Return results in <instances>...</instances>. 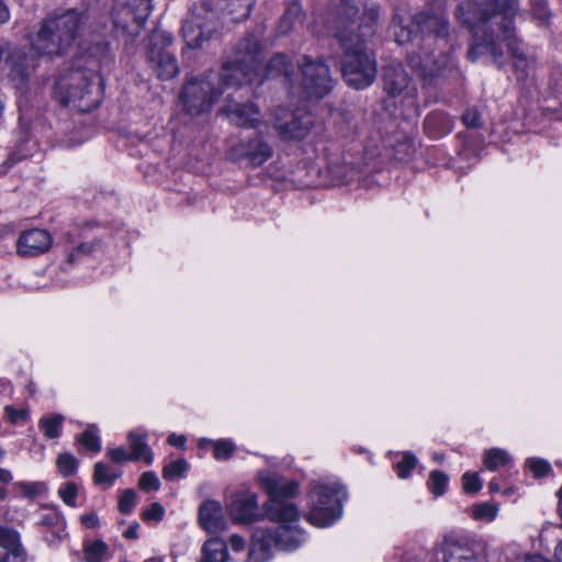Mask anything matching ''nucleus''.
Wrapping results in <instances>:
<instances>
[{
  "label": "nucleus",
  "mask_w": 562,
  "mask_h": 562,
  "mask_svg": "<svg viewBox=\"0 0 562 562\" xmlns=\"http://www.w3.org/2000/svg\"><path fill=\"white\" fill-rule=\"evenodd\" d=\"M517 11V0H485L480 4L463 0L458 4L456 15L473 33L474 43L468 53L472 61L488 55L501 65L504 55L499 44L502 40L513 58L517 79L525 80L530 77L535 61L525 54L515 35L514 18Z\"/></svg>",
  "instance_id": "nucleus-1"
},
{
  "label": "nucleus",
  "mask_w": 562,
  "mask_h": 562,
  "mask_svg": "<svg viewBox=\"0 0 562 562\" xmlns=\"http://www.w3.org/2000/svg\"><path fill=\"white\" fill-rule=\"evenodd\" d=\"M263 52L254 34L246 35L233 50L221 71H207L188 78L180 92L182 110L190 116H199L211 111L213 104L227 87H239L256 80L261 71Z\"/></svg>",
  "instance_id": "nucleus-2"
},
{
  "label": "nucleus",
  "mask_w": 562,
  "mask_h": 562,
  "mask_svg": "<svg viewBox=\"0 0 562 562\" xmlns=\"http://www.w3.org/2000/svg\"><path fill=\"white\" fill-rule=\"evenodd\" d=\"M351 0H340L334 19L335 36L345 49L341 71L348 86L364 89L376 77V61L363 44L376 30L379 9L368 7L361 16Z\"/></svg>",
  "instance_id": "nucleus-3"
},
{
  "label": "nucleus",
  "mask_w": 562,
  "mask_h": 562,
  "mask_svg": "<svg viewBox=\"0 0 562 562\" xmlns=\"http://www.w3.org/2000/svg\"><path fill=\"white\" fill-rule=\"evenodd\" d=\"M111 60L110 47L97 44L74 61L67 72L55 82L54 93L63 105H71L81 112H90L102 101L103 81L100 77L102 65Z\"/></svg>",
  "instance_id": "nucleus-4"
},
{
  "label": "nucleus",
  "mask_w": 562,
  "mask_h": 562,
  "mask_svg": "<svg viewBox=\"0 0 562 562\" xmlns=\"http://www.w3.org/2000/svg\"><path fill=\"white\" fill-rule=\"evenodd\" d=\"M95 31L91 11L87 8L56 9L43 19L31 45L40 55L58 56Z\"/></svg>",
  "instance_id": "nucleus-5"
},
{
  "label": "nucleus",
  "mask_w": 562,
  "mask_h": 562,
  "mask_svg": "<svg viewBox=\"0 0 562 562\" xmlns=\"http://www.w3.org/2000/svg\"><path fill=\"white\" fill-rule=\"evenodd\" d=\"M279 526L271 528L258 527L255 529L248 552L247 562H267L278 548L282 551H294L306 540L304 531L299 526V519H270Z\"/></svg>",
  "instance_id": "nucleus-6"
},
{
  "label": "nucleus",
  "mask_w": 562,
  "mask_h": 562,
  "mask_svg": "<svg viewBox=\"0 0 562 562\" xmlns=\"http://www.w3.org/2000/svg\"><path fill=\"white\" fill-rule=\"evenodd\" d=\"M258 480L262 488L269 494L265 504V512L268 519L295 520L300 518L297 507L288 502L299 493V484L294 480L286 481L270 471H260Z\"/></svg>",
  "instance_id": "nucleus-7"
},
{
  "label": "nucleus",
  "mask_w": 562,
  "mask_h": 562,
  "mask_svg": "<svg viewBox=\"0 0 562 562\" xmlns=\"http://www.w3.org/2000/svg\"><path fill=\"white\" fill-rule=\"evenodd\" d=\"M345 496L338 483L315 484L308 493L306 520L316 527H328L341 515V498Z\"/></svg>",
  "instance_id": "nucleus-8"
},
{
  "label": "nucleus",
  "mask_w": 562,
  "mask_h": 562,
  "mask_svg": "<svg viewBox=\"0 0 562 562\" xmlns=\"http://www.w3.org/2000/svg\"><path fill=\"white\" fill-rule=\"evenodd\" d=\"M153 8L151 0H114L111 18L116 36L125 41L139 36Z\"/></svg>",
  "instance_id": "nucleus-9"
},
{
  "label": "nucleus",
  "mask_w": 562,
  "mask_h": 562,
  "mask_svg": "<svg viewBox=\"0 0 562 562\" xmlns=\"http://www.w3.org/2000/svg\"><path fill=\"white\" fill-rule=\"evenodd\" d=\"M301 87L307 98L321 99L333 88L328 66L323 59L304 57L301 65Z\"/></svg>",
  "instance_id": "nucleus-10"
},
{
  "label": "nucleus",
  "mask_w": 562,
  "mask_h": 562,
  "mask_svg": "<svg viewBox=\"0 0 562 562\" xmlns=\"http://www.w3.org/2000/svg\"><path fill=\"white\" fill-rule=\"evenodd\" d=\"M2 57L4 67L16 88L22 90L36 68V58L27 54L23 48L12 44H2Z\"/></svg>",
  "instance_id": "nucleus-11"
},
{
  "label": "nucleus",
  "mask_w": 562,
  "mask_h": 562,
  "mask_svg": "<svg viewBox=\"0 0 562 562\" xmlns=\"http://www.w3.org/2000/svg\"><path fill=\"white\" fill-rule=\"evenodd\" d=\"M273 148L261 133L240 139L229 149V156L235 160H247L252 167H259L270 159Z\"/></svg>",
  "instance_id": "nucleus-12"
},
{
  "label": "nucleus",
  "mask_w": 562,
  "mask_h": 562,
  "mask_svg": "<svg viewBox=\"0 0 562 562\" xmlns=\"http://www.w3.org/2000/svg\"><path fill=\"white\" fill-rule=\"evenodd\" d=\"M442 562H485V547L456 536L445 537L441 544Z\"/></svg>",
  "instance_id": "nucleus-13"
},
{
  "label": "nucleus",
  "mask_w": 562,
  "mask_h": 562,
  "mask_svg": "<svg viewBox=\"0 0 562 562\" xmlns=\"http://www.w3.org/2000/svg\"><path fill=\"white\" fill-rule=\"evenodd\" d=\"M383 89L391 97L403 95L409 108L416 106V88L401 64H390L384 67Z\"/></svg>",
  "instance_id": "nucleus-14"
},
{
  "label": "nucleus",
  "mask_w": 562,
  "mask_h": 562,
  "mask_svg": "<svg viewBox=\"0 0 562 562\" xmlns=\"http://www.w3.org/2000/svg\"><path fill=\"white\" fill-rule=\"evenodd\" d=\"M213 33L211 13L205 9H201V12L192 11L182 25V37L188 48H201Z\"/></svg>",
  "instance_id": "nucleus-15"
},
{
  "label": "nucleus",
  "mask_w": 562,
  "mask_h": 562,
  "mask_svg": "<svg viewBox=\"0 0 562 562\" xmlns=\"http://www.w3.org/2000/svg\"><path fill=\"white\" fill-rule=\"evenodd\" d=\"M412 25L415 26L423 36H434L437 41L441 42L443 46L447 45L449 24L443 13H436L430 10L423 11L413 18Z\"/></svg>",
  "instance_id": "nucleus-16"
},
{
  "label": "nucleus",
  "mask_w": 562,
  "mask_h": 562,
  "mask_svg": "<svg viewBox=\"0 0 562 562\" xmlns=\"http://www.w3.org/2000/svg\"><path fill=\"white\" fill-rule=\"evenodd\" d=\"M290 121H283L277 115L274 127L279 131L283 139H301L304 138L314 125V116L311 112L296 110L292 113Z\"/></svg>",
  "instance_id": "nucleus-17"
},
{
  "label": "nucleus",
  "mask_w": 562,
  "mask_h": 562,
  "mask_svg": "<svg viewBox=\"0 0 562 562\" xmlns=\"http://www.w3.org/2000/svg\"><path fill=\"white\" fill-rule=\"evenodd\" d=\"M53 245L52 235L40 228L23 232L16 240V252L22 257H36L45 254Z\"/></svg>",
  "instance_id": "nucleus-18"
},
{
  "label": "nucleus",
  "mask_w": 562,
  "mask_h": 562,
  "mask_svg": "<svg viewBox=\"0 0 562 562\" xmlns=\"http://www.w3.org/2000/svg\"><path fill=\"white\" fill-rule=\"evenodd\" d=\"M222 111L238 127L257 128L262 122L260 111L254 103L229 101Z\"/></svg>",
  "instance_id": "nucleus-19"
},
{
  "label": "nucleus",
  "mask_w": 562,
  "mask_h": 562,
  "mask_svg": "<svg viewBox=\"0 0 562 562\" xmlns=\"http://www.w3.org/2000/svg\"><path fill=\"white\" fill-rule=\"evenodd\" d=\"M199 521L209 533H218L227 528V521L217 502L206 501L199 510Z\"/></svg>",
  "instance_id": "nucleus-20"
},
{
  "label": "nucleus",
  "mask_w": 562,
  "mask_h": 562,
  "mask_svg": "<svg viewBox=\"0 0 562 562\" xmlns=\"http://www.w3.org/2000/svg\"><path fill=\"white\" fill-rule=\"evenodd\" d=\"M151 68L161 80H169L179 72V66L176 57L168 50L147 52Z\"/></svg>",
  "instance_id": "nucleus-21"
},
{
  "label": "nucleus",
  "mask_w": 562,
  "mask_h": 562,
  "mask_svg": "<svg viewBox=\"0 0 562 562\" xmlns=\"http://www.w3.org/2000/svg\"><path fill=\"white\" fill-rule=\"evenodd\" d=\"M231 516L239 522H250L256 520L258 514L257 497L255 494L246 493L236 495L232 501Z\"/></svg>",
  "instance_id": "nucleus-22"
},
{
  "label": "nucleus",
  "mask_w": 562,
  "mask_h": 562,
  "mask_svg": "<svg viewBox=\"0 0 562 562\" xmlns=\"http://www.w3.org/2000/svg\"><path fill=\"white\" fill-rule=\"evenodd\" d=\"M0 547L7 551L1 562H25L26 555L15 530L0 526Z\"/></svg>",
  "instance_id": "nucleus-23"
},
{
  "label": "nucleus",
  "mask_w": 562,
  "mask_h": 562,
  "mask_svg": "<svg viewBox=\"0 0 562 562\" xmlns=\"http://www.w3.org/2000/svg\"><path fill=\"white\" fill-rule=\"evenodd\" d=\"M127 440L133 461L144 460L147 464L154 461V454L147 443V434L139 430H132L127 434Z\"/></svg>",
  "instance_id": "nucleus-24"
},
{
  "label": "nucleus",
  "mask_w": 562,
  "mask_h": 562,
  "mask_svg": "<svg viewBox=\"0 0 562 562\" xmlns=\"http://www.w3.org/2000/svg\"><path fill=\"white\" fill-rule=\"evenodd\" d=\"M227 543L220 537L207 539L201 548L198 562H228Z\"/></svg>",
  "instance_id": "nucleus-25"
},
{
  "label": "nucleus",
  "mask_w": 562,
  "mask_h": 562,
  "mask_svg": "<svg viewBox=\"0 0 562 562\" xmlns=\"http://www.w3.org/2000/svg\"><path fill=\"white\" fill-rule=\"evenodd\" d=\"M302 23L303 13L301 4L295 1L290 2L278 23L277 33L280 36L288 35Z\"/></svg>",
  "instance_id": "nucleus-26"
},
{
  "label": "nucleus",
  "mask_w": 562,
  "mask_h": 562,
  "mask_svg": "<svg viewBox=\"0 0 562 562\" xmlns=\"http://www.w3.org/2000/svg\"><path fill=\"white\" fill-rule=\"evenodd\" d=\"M449 61L448 55H442L439 59L434 56H425L417 60V58H411L409 63L413 68L423 77H435L441 72Z\"/></svg>",
  "instance_id": "nucleus-27"
},
{
  "label": "nucleus",
  "mask_w": 562,
  "mask_h": 562,
  "mask_svg": "<svg viewBox=\"0 0 562 562\" xmlns=\"http://www.w3.org/2000/svg\"><path fill=\"white\" fill-rule=\"evenodd\" d=\"M64 420L61 414H47L40 418L38 428L47 439H57L61 435Z\"/></svg>",
  "instance_id": "nucleus-28"
},
{
  "label": "nucleus",
  "mask_w": 562,
  "mask_h": 562,
  "mask_svg": "<svg viewBox=\"0 0 562 562\" xmlns=\"http://www.w3.org/2000/svg\"><path fill=\"white\" fill-rule=\"evenodd\" d=\"M512 461L509 454L499 448H493L485 452L484 464L487 470L495 471L499 467L509 464Z\"/></svg>",
  "instance_id": "nucleus-29"
},
{
  "label": "nucleus",
  "mask_w": 562,
  "mask_h": 562,
  "mask_svg": "<svg viewBox=\"0 0 562 562\" xmlns=\"http://www.w3.org/2000/svg\"><path fill=\"white\" fill-rule=\"evenodd\" d=\"M189 464L184 459L170 461L162 469V476L167 481L178 480L187 473Z\"/></svg>",
  "instance_id": "nucleus-30"
},
{
  "label": "nucleus",
  "mask_w": 562,
  "mask_h": 562,
  "mask_svg": "<svg viewBox=\"0 0 562 562\" xmlns=\"http://www.w3.org/2000/svg\"><path fill=\"white\" fill-rule=\"evenodd\" d=\"M290 69V59L284 54H276L268 63L267 76L288 75Z\"/></svg>",
  "instance_id": "nucleus-31"
},
{
  "label": "nucleus",
  "mask_w": 562,
  "mask_h": 562,
  "mask_svg": "<svg viewBox=\"0 0 562 562\" xmlns=\"http://www.w3.org/2000/svg\"><path fill=\"white\" fill-rule=\"evenodd\" d=\"M172 35L164 30H155L149 37L148 52L167 50V47L172 43Z\"/></svg>",
  "instance_id": "nucleus-32"
},
{
  "label": "nucleus",
  "mask_w": 562,
  "mask_h": 562,
  "mask_svg": "<svg viewBox=\"0 0 562 562\" xmlns=\"http://www.w3.org/2000/svg\"><path fill=\"white\" fill-rule=\"evenodd\" d=\"M56 465L59 474L64 477H68L77 472L78 461L72 454L65 452L58 456Z\"/></svg>",
  "instance_id": "nucleus-33"
},
{
  "label": "nucleus",
  "mask_w": 562,
  "mask_h": 562,
  "mask_svg": "<svg viewBox=\"0 0 562 562\" xmlns=\"http://www.w3.org/2000/svg\"><path fill=\"white\" fill-rule=\"evenodd\" d=\"M498 513V507L492 503H481L472 507V517L475 520L493 521Z\"/></svg>",
  "instance_id": "nucleus-34"
},
{
  "label": "nucleus",
  "mask_w": 562,
  "mask_h": 562,
  "mask_svg": "<svg viewBox=\"0 0 562 562\" xmlns=\"http://www.w3.org/2000/svg\"><path fill=\"white\" fill-rule=\"evenodd\" d=\"M108 552V546L101 540H95L85 547L87 562H101Z\"/></svg>",
  "instance_id": "nucleus-35"
},
{
  "label": "nucleus",
  "mask_w": 562,
  "mask_h": 562,
  "mask_svg": "<svg viewBox=\"0 0 562 562\" xmlns=\"http://www.w3.org/2000/svg\"><path fill=\"white\" fill-rule=\"evenodd\" d=\"M448 475L440 471H431L428 487L435 496H441L446 492Z\"/></svg>",
  "instance_id": "nucleus-36"
},
{
  "label": "nucleus",
  "mask_w": 562,
  "mask_h": 562,
  "mask_svg": "<svg viewBox=\"0 0 562 562\" xmlns=\"http://www.w3.org/2000/svg\"><path fill=\"white\" fill-rule=\"evenodd\" d=\"M15 487L27 498H35L47 491L43 482H18Z\"/></svg>",
  "instance_id": "nucleus-37"
},
{
  "label": "nucleus",
  "mask_w": 562,
  "mask_h": 562,
  "mask_svg": "<svg viewBox=\"0 0 562 562\" xmlns=\"http://www.w3.org/2000/svg\"><path fill=\"white\" fill-rule=\"evenodd\" d=\"M416 464L417 458L411 452H404L402 456V460L398 461L395 465L397 476L400 479L408 477L411 471L415 469Z\"/></svg>",
  "instance_id": "nucleus-38"
},
{
  "label": "nucleus",
  "mask_w": 562,
  "mask_h": 562,
  "mask_svg": "<svg viewBox=\"0 0 562 562\" xmlns=\"http://www.w3.org/2000/svg\"><path fill=\"white\" fill-rule=\"evenodd\" d=\"M214 457L218 461L228 460L235 451L234 443L228 439H221L213 442Z\"/></svg>",
  "instance_id": "nucleus-39"
},
{
  "label": "nucleus",
  "mask_w": 562,
  "mask_h": 562,
  "mask_svg": "<svg viewBox=\"0 0 562 562\" xmlns=\"http://www.w3.org/2000/svg\"><path fill=\"white\" fill-rule=\"evenodd\" d=\"M395 41L400 45H404L414 41L418 36V31L415 26L412 25V22L408 25H398L397 30L394 32Z\"/></svg>",
  "instance_id": "nucleus-40"
},
{
  "label": "nucleus",
  "mask_w": 562,
  "mask_h": 562,
  "mask_svg": "<svg viewBox=\"0 0 562 562\" xmlns=\"http://www.w3.org/2000/svg\"><path fill=\"white\" fill-rule=\"evenodd\" d=\"M119 477V474H113L109 472V469L105 464L98 462L94 465V481L97 484H106L112 485L114 481Z\"/></svg>",
  "instance_id": "nucleus-41"
},
{
  "label": "nucleus",
  "mask_w": 562,
  "mask_h": 562,
  "mask_svg": "<svg viewBox=\"0 0 562 562\" xmlns=\"http://www.w3.org/2000/svg\"><path fill=\"white\" fill-rule=\"evenodd\" d=\"M77 494H78V487L72 482L65 483L58 490V495L61 498V501L70 507L76 506Z\"/></svg>",
  "instance_id": "nucleus-42"
},
{
  "label": "nucleus",
  "mask_w": 562,
  "mask_h": 562,
  "mask_svg": "<svg viewBox=\"0 0 562 562\" xmlns=\"http://www.w3.org/2000/svg\"><path fill=\"white\" fill-rule=\"evenodd\" d=\"M160 485L158 476L151 471L144 472L138 482L139 488L144 492L158 491Z\"/></svg>",
  "instance_id": "nucleus-43"
},
{
  "label": "nucleus",
  "mask_w": 562,
  "mask_h": 562,
  "mask_svg": "<svg viewBox=\"0 0 562 562\" xmlns=\"http://www.w3.org/2000/svg\"><path fill=\"white\" fill-rule=\"evenodd\" d=\"M137 501V495L134 490H125L119 501V509L123 514H130Z\"/></svg>",
  "instance_id": "nucleus-44"
},
{
  "label": "nucleus",
  "mask_w": 562,
  "mask_h": 562,
  "mask_svg": "<svg viewBox=\"0 0 562 562\" xmlns=\"http://www.w3.org/2000/svg\"><path fill=\"white\" fill-rule=\"evenodd\" d=\"M79 442L87 449L99 452L101 451L100 438L90 429H86L79 437Z\"/></svg>",
  "instance_id": "nucleus-45"
},
{
  "label": "nucleus",
  "mask_w": 562,
  "mask_h": 562,
  "mask_svg": "<svg viewBox=\"0 0 562 562\" xmlns=\"http://www.w3.org/2000/svg\"><path fill=\"white\" fill-rule=\"evenodd\" d=\"M462 481L465 493H477L482 488V482L476 473H464Z\"/></svg>",
  "instance_id": "nucleus-46"
},
{
  "label": "nucleus",
  "mask_w": 562,
  "mask_h": 562,
  "mask_svg": "<svg viewBox=\"0 0 562 562\" xmlns=\"http://www.w3.org/2000/svg\"><path fill=\"white\" fill-rule=\"evenodd\" d=\"M462 122L467 127L477 128L482 126V115L476 109L470 108L462 114Z\"/></svg>",
  "instance_id": "nucleus-47"
},
{
  "label": "nucleus",
  "mask_w": 562,
  "mask_h": 562,
  "mask_svg": "<svg viewBox=\"0 0 562 562\" xmlns=\"http://www.w3.org/2000/svg\"><path fill=\"white\" fill-rule=\"evenodd\" d=\"M64 517L61 514L56 510L55 508H52L47 514H44L41 519L38 520V525L45 526V527H54L64 525Z\"/></svg>",
  "instance_id": "nucleus-48"
},
{
  "label": "nucleus",
  "mask_w": 562,
  "mask_h": 562,
  "mask_svg": "<svg viewBox=\"0 0 562 562\" xmlns=\"http://www.w3.org/2000/svg\"><path fill=\"white\" fill-rule=\"evenodd\" d=\"M91 250H92V245L91 244H89V243H80L78 246L72 247L71 249H69L68 255H67V262L69 265H74V263H76L78 261V259L81 256L89 254Z\"/></svg>",
  "instance_id": "nucleus-49"
},
{
  "label": "nucleus",
  "mask_w": 562,
  "mask_h": 562,
  "mask_svg": "<svg viewBox=\"0 0 562 562\" xmlns=\"http://www.w3.org/2000/svg\"><path fill=\"white\" fill-rule=\"evenodd\" d=\"M527 464L537 477L544 476L551 470L549 462L543 459H529Z\"/></svg>",
  "instance_id": "nucleus-50"
},
{
  "label": "nucleus",
  "mask_w": 562,
  "mask_h": 562,
  "mask_svg": "<svg viewBox=\"0 0 562 562\" xmlns=\"http://www.w3.org/2000/svg\"><path fill=\"white\" fill-rule=\"evenodd\" d=\"M4 412L8 418V422L12 425L18 424L20 420H26L29 417V411L25 408L16 409L13 406H5Z\"/></svg>",
  "instance_id": "nucleus-51"
},
{
  "label": "nucleus",
  "mask_w": 562,
  "mask_h": 562,
  "mask_svg": "<svg viewBox=\"0 0 562 562\" xmlns=\"http://www.w3.org/2000/svg\"><path fill=\"white\" fill-rule=\"evenodd\" d=\"M532 13L540 21H547L550 16V10L546 0H531Z\"/></svg>",
  "instance_id": "nucleus-52"
},
{
  "label": "nucleus",
  "mask_w": 562,
  "mask_h": 562,
  "mask_svg": "<svg viewBox=\"0 0 562 562\" xmlns=\"http://www.w3.org/2000/svg\"><path fill=\"white\" fill-rule=\"evenodd\" d=\"M108 456L114 463H123V462H127V461H133L130 452H127L123 447L109 448Z\"/></svg>",
  "instance_id": "nucleus-53"
},
{
  "label": "nucleus",
  "mask_w": 562,
  "mask_h": 562,
  "mask_svg": "<svg viewBox=\"0 0 562 562\" xmlns=\"http://www.w3.org/2000/svg\"><path fill=\"white\" fill-rule=\"evenodd\" d=\"M165 514L164 507L159 503H153L150 507L143 512L144 520H160Z\"/></svg>",
  "instance_id": "nucleus-54"
},
{
  "label": "nucleus",
  "mask_w": 562,
  "mask_h": 562,
  "mask_svg": "<svg viewBox=\"0 0 562 562\" xmlns=\"http://www.w3.org/2000/svg\"><path fill=\"white\" fill-rule=\"evenodd\" d=\"M228 543H229L232 550L236 551V552L244 550V548L246 546L244 538L240 537L239 535H232L229 537Z\"/></svg>",
  "instance_id": "nucleus-55"
},
{
  "label": "nucleus",
  "mask_w": 562,
  "mask_h": 562,
  "mask_svg": "<svg viewBox=\"0 0 562 562\" xmlns=\"http://www.w3.org/2000/svg\"><path fill=\"white\" fill-rule=\"evenodd\" d=\"M11 19L10 8L4 0H0V24H7Z\"/></svg>",
  "instance_id": "nucleus-56"
},
{
  "label": "nucleus",
  "mask_w": 562,
  "mask_h": 562,
  "mask_svg": "<svg viewBox=\"0 0 562 562\" xmlns=\"http://www.w3.org/2000/svg\"><path fill=\"white\" fill-rule=\"evenodd\" d=\"M186 441L187 439L182 435L171 434L168 437V443L180 449H183L186 447Z\"/></svg>",
  "instance_id": "nucleus-57"
},
{
  "label": "nucleus",
  "mask_w": 562,
  "mask_h": 562,
  "mask_svg": "<svg viewBox=\"0 0 562 562\" xmlns=\"http://www.w3.org/2000/svg\"><path fill=\"white\" fill-rule=\"evenodd\" d=\"M81 522L90 529H93L98 526L99 519L94 514H86L81 516Z\"/></svg>",
  "instance_id": "nucleus-58"
},
{
  "label": "nucleus",
  "mask_w": 562,
  "mask_h": 562,
  "mask_svg": "<svg viewBox=\"0 0 562 562\" xmlns=\"http://www.w3.org/2000/svg\"><path fill=\"white\" fill-rule=\"evenodd\" d=\"M137 529H138V524H134L132 526H130L125 531H124V537L126 539H137L138 538V532H137Z\"/></svg>",
  "instance_id": "nucleus-59"
},
{
  "label": "nucleus",
  "mask_w": 562,
  "mask_h": 562,
  "mask_svg": "<svg viewBox=\"0 0 562 562\" xmlns=\"http://www.w3.org/2000/svg\"><path fill=\"white\" fill-rule=\"evenodd\" d=\"M11 393L10 382L7 380H0V396H4Z\"/></svg>",
  "instance_id": "nucleus-60"
},
{
  "label": "nucleus",
  "mask_w": 562,
  "mask_h": 562,
  "mask_svg": "<svg viewBox=\"0 0 562 562\" xmlns=\"http://www.w3.org/2000/svg\"><path fill=\"white\" fill-rule=\"evenodd\" d=\"M12 480V474L9 470L0 468V482L9 483Z\"/></svg>",
  "instance_id": "nucleus-61"
},
{
  "label": "nucleus",
  "mask_w": 562,
  "mask_h": 562,
  "mask_svg": "<svg viewBox=\"0 0 562 562\" xmlns=\"http://www.w3.org/2000/svg\"><path fill=\"white\" fill-rule=\"evenodd\" d=\"M438 119H440V115L439 114H431V115H428L425 120V126L426 128H430L432 123L435 121H437Z\"/></svg>",
  "instance_id": "nucleus-62"
},
{
  "label": "nucleus",
  "mask_w": 562,
  "mask_h": 562,
  "mask_svg": "<svg viewBox=\"0 0 562 562\" xmlns=\"http://www.w3.org/2000/svg\"><path fill=\"white\" fill-rule=\"evenodd\" d=\"M525 562H550V561L544 559L541 555H531V557L527 558Z\"/></svg>",
  "instance_id": "nucleus-63"
},
{
  "label": "nucleus",
  "mask_w": 562,
  "mask_h": 562,
  "mask_svg": "<svg viewBox=\"0 0 562 562\" xmlns=\"http://www.w3.org/2000/svg\"><path fill=\"white\" fill-rule=\"evenodd\" d=\"M555 558L559 562H562V540L559 542V544L555 548Z\"/></svg>",
  "instance_id": "nucleus-64"
}]
</instances>
